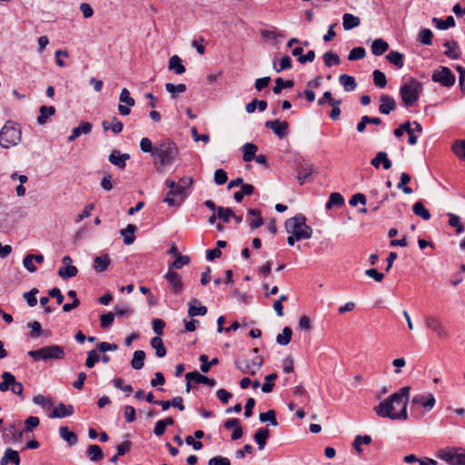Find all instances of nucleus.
<instances>
[{
    "label": "nucleus",
    "instance_id": "1",
    "mask_svg": "<svg viewBox=\"0 0 465 465\" xmlns=\"http://www.w3.org/2000/svg\"><path fill=\"white\" fill-rule=\"evenodd\" d=\"M411 387L401 388L390 397L381 401L373 408L374 412L381 418L391 420H408L407 406L410 397Z\"/></svg>",
    "mask_w": 465,
    "mask_h": 465
},
{
    "label": "nucleus",
    "instance_id": "2",
    "mask_svg": "<svg viewBox=\"0 0 465 465\" xmlns=\"http://www.w3.org/2000/svg\"><path fill=\"white\" fill-rule=\"evenodd\" d=\"M147 153L152 155L156 172L166 173L178 156L179 151L176 144L169 139L153 144L147 138Z\"/></svg>",
    "mask_w": 465,
    "mask_h": 465
},
{
    "label": "nucleus",
    "instance_id": "3",
    "mask_svg": "<svg viewBox=\"0 0 465 465\" xmlns=\"http://www.w3.org/2000/svg\"><path fill=\"white\" fill-rule=\"evenodd\" d=\"M422 91V84L415 78H410L401 86L399 92L403 105L406 107L413 106L419 100Z\"/></svg>",
    "mask_w": 465,
    "mask_h": 465
},
{
    "label": "nucleus",
    "instance_id": "4",
    "mask_svg": "<svg viewBox=\"0 0 465 465\" xmlns=\"http://www.w3.org/2000/svg\"><path fill=\"white\" fill-rule=\"evenodd\" d=\"M285 229L289 234L295 235L297 240L310 239L312 229L306 224V218L302 214H297L285 222Z\"/></svg>",
    "mask_w": 465,
    "mask_h": 465
},
{
    "label": "nucleus",
    "instance_id": "5",
    "mask_svg": "<svg viewBox=\"0 0 465 465\" xmlns=\"http://www.w3.org/2000/svg\"><path fill=\"white\" fill-rule=\"evenodd\" d=\"M21 141V127L19 124L7 121L0 131V145L10 148Z\"/></svg>",
    "mask_w": 465,
    "mask_h": 465
},
{
    "label": "nucleus",
    "instance_id": "6",
    "mask_svg": "<svg viewBox=\"0 0 465 465\" xmlns=\"http://www.w3.org/2000/svg\"><path fill=\"white\" fill-rule=\"evenodd\" d=\"M27 354L36 361L62 360L65 356L64 348L59 345L45 346L39 350L29 351Z\"/></svg>",
    "mask_w": 465,
    "mask_h": 465
},
{
    "label": "nucleus",
    "instance_id": "7",
    "mask_svg": "<svg viewBox=\"0 0 465 465\" xmlns=\"http://www.w3.org/2000/svg\"><path fill=\"white\" fill-rule=\"evenodd\" d=\"M431 80L434 83H440L442 86L450 88L455 84V75L450 68L440 66L433 71Z\"/></svg>",
    "mask_w": 465,
    "mask_h": 465
},
{
    "label": "nucleus",
    "instance_id": "8",
    "mask_svg": "<svg viewBox=\"0 0 465 465\" xmlns=\"http://www.w3.org/2000/svg\"><path fill=\"white\" fill-rule=\"evenodd\" d=\"M424 322L426 328L435 332L439 339H449L450 333L448 329L438 317L432 315L427 316Z\"/></svg>",
    "mask_w": 465,
    "mask_h": 465
},
{
    "label": "nucleus",
    "instance_id": "9",
    "mask_svg": "<svg viewBox=\"0 0 465 465\" xmlns=\"http://www.w3.org/2000/svg\"><path fill=\"white\" fill-rule=\"evenodd\" d=\"M436 456L450 465H465V453H459L456 450H440Z\"/></svg>",
    "mask_w": 465,
    "mask_h": 465
},
{
    "label": "nucleus",
    "instance_id": "10",
    "mask_svg": "<svg viewBox=\"0 0 465 465\" xmlns=\"http://www.w3.org/2000/svg\"><path fill=\"white\" fill-rule=\"evenodd\" d=\"M186 196L187 194L185 191V185L178 183L174 190L168 192L167 195L163 199V202L171 207H179Z\"/></svg>",
    "mask_w": 465,
    "mask_h": 465
},
{
    "label": "nucleus",
    "instance_id": "11",
    "mask_svg": "<svg viewBox=\"0 0 465 465\" xmlns=\"http://www.w3.org/2000/svg\"><path fill=\"white\" fill-rule=\"evenodd\" d=\"M171 292L173 294H180L183 290V283L182 282L181 276L174 271L168 270L164 275Z\"/></svg>",
    "mask_w": 465,
    "mask_h": 465
},
{
    "label": "nucleus",
    "instance_id": "12",
    "mask_svg": "<svg viewBox=\"0 0 465 465\" xmlns=\"http://www.w3.org/2000/svg\"><path fill=\"white\" fill-rule=\"evenodd\" d=\"M264 126L271 129L275 135L282 139L288 134L289 124L286 121L281 122L280 120L267 121Z\"/></svg>",
    "mask_w": 465,
    "mask_h": 465
},
{
    "label": "nucleus",
    "instance_id": "13",
    "mask_svg": "<svg viewBox=\"0 0 465 465\" xmlns=\"http://www.w3.org/2000/svg\"><path fill=\"white\" fill-rule=\"evenodd\" d=\"M436 403V400L432 393H420L412 397L411 404L420 405L425 409L431 410Z\"/></svg>",
    "mask_w": 465,
    "mask_h": 465
},
{
    "label": "nucleus",
    "instance_id": "14",
    "mask_svg": "<svg viewBox=\"0 0 465 465\" xmlns=\"http://www.w3.org/2000/svg\"><path fill=\"white\" fill-rule=\"evenodd\" d=\"M119 100L121 103L125 104L118 105V112L122 115H128L130 114V106L134 105V99L131 97L130 92L126 88H123L120 94Z\"/></svg>",
    "mask_w": 465,
    "mask_h": 465
},
{
    "label": "nucleus",
    "instance_id": "15",
    "mask_svg": "<svg viewBox=\"0 0 465 465\" xmlns=\"http://www.w3.org/2000/svg\"><path fill=\"white\" fill-rule=\"evenodd\" d=\"M24 430H20L17 428V425L15 422H13L9 424L7 427H5L3 430V438L5 441H20L23 439Z\"/></svg>",
    "mask_w": 465,
    "mask_h": 465
},
{
    "label": "nucleus",
    "instance_id": "16",
    "mask_svg": "<svg viewBox=\"0 0 465 465\" xmlns=\"http://www.w3.org/2000/svg\"><path fill=\"white\" fill-rule=\"evenodd\" d=\"M381 104L379 106V112L382 114H389L394 111L397 107L396 102L393 97L388 94L381 95Z\"/></svg>",
    "mask_w": 465,
    "mask_h": 465
},
{
    "label": "nucleus",
    "instance_id": "17",
    "mask_svg": "<svg viewBox=\"0 0 465 465\" xmlns=\"http://www.w3.org/2000/svg\"><path fill=\"white\" fill-rule=\"evenodd\" d=\"M185 379L186 381H193L195 383H202L211 387H213L216 384V381L213 379H210L207 376L199 373L197 371L186 373Z\"/></svg>",
    "mask_w": 465,
    "mask_h": 465
},
{
    "label": "nucleus",
    "instance_id": "18",
    "mask_svg": "<svg viewBox=\"0 0 465 465\" xmlns=\"http://www.w3.org/2000/svg\"><path fill=\"white\" fill-rule=\"evenodd\" d=\"M74 411L73 405H65L63 402L59 403L49 415V418H64L73 415Z\"/></svg>",
    "mask_w": 465,
    "mask_h": 465
},
{
    "label": "nucleus",
    "instance_id": "19",
    "mask_svg": "<svg viewBox=\"0 0 465 465\" xmlns=\"http://www.w3.org/2000/svg\"><path fill=\"white\" fill-rule=\"evenodd\" d=\"M130 158L128 153H121L119 150H113L109 155V162L120 169L125 167V162Z\"/></svg>",
    "mask_w": 465,
    "mask_h": 465
},
{
    "label": "nucleus",
    "instance_id": "20",
    "mask_svg": "<svg viewBox=\"0 0 465 465\" xmlns=\"http://www.w3.org/2000/svg\"><path fill=\"white\" fill-rule=\"evenodd\" d=\"M188 305V315L190 317L203 316L207 313V308L201 305L197 299H192Z\"/></svg>",
    "mask_w": 465,
    "mask_h": 465
},
{
    "label": "nucleus",
    "instance_id": "21",
    "mask_svg": "<svg viewBox=\"0 0 465 465\" xmlns=\"http://www.w3.org/2000/svg\"><path fill=\"white\" fill-rule=\"evenodd\" d=\"M371 163L376 169L380 168L381 163H382V166L385 170H389L391 167V162L388 158V155L385 152H379L371 161Z\"/></svg>",
    "mask_w": 465,
    "mask_h": 465
},
{
    "label": "nucleus",
    "instance_id": "22",
    "mask_svg": "<svg viewBox=\"0 0 465 465\" xmlns=\"http://www.w3.org/2000/svg\"><path fill=\"white\" fill-rule=\"evenodd\" d=\"M93 125L88 122H83L77 127L72 130V134L68 137V142H73L81 134H88L92 131Z\"/></svg>",
    "mask_w": 465,
    "mask_h": 465
},
{
    "label": "nucleus",
    "instance_id": "23",
    "mask_svg": "<svg viewBox=\"0 0 465 465\" xmlns=\"http://www.w3.org/2000/svg\"><path fill=\"white\" fill-rule=\"evenodd\" d=\"M137 231V227L134 224H128L126 228L120 231L121 236L124 238V243L125 245H131L134 242V233Z\"/></svg>",
    "mask_w": 465,
    "mask_h": 465
},
{
    "label": "nucleus",
    "instance_id": "24",
    "mask_svg": "<svg viewBox=\"0 0 465 465\" xmlns=\"http://www.w3.org/2000/svg\"><path fill=\"white\" fill-rule=\"evenodd\" d=\"M9 462H12L15 465L20 464V457L18 452L11 448L5 450L4 456L0 460L1 465H7Z\"/></svg>",
    "mask_w": 465,
    "mask_h": 465
},
{
    "label": "nucleus",
    "instance_id": "25",
    "mask_svg": "<svg viewBox=\"0 0 465 465\" xmlns=\"http://www.w3.org/2000/svg\"><path fill=\"white\" fill-rule=\"evenodd\" d=\"M102 126L104 132L109 130L113 131L114 134H119L123 131L124 124L116 117H113L111 121L104 120L102 123Z\"/></svg>",
    "mask_w": 465,
    "mask_h": 465
},
{
    "label": "nucleus",
    "instance_id": "26",
    "mask_svg": "<svg viewBox=\"0 0 465 465\" xmlns=\"http://www.w3.org/2000/svg\"><path fill=\"white\" fill-rule=\"evenodd\" d=\"M443 46L447 48L444 52V54L451 59H458L460 56V52L459 51V45L456 41H445Z\"/></svg>",
    "mask_w": 465,
    "mask_h": 465
},
{
    "label": "nucleus",
    "instance_id": "27",
    "mask_svg": "<svg viewBox=\"0 0 465 465\" xmlns=\"http://www.w3.org/2000/svg\"><path fill=\"white\" fill-rule=\"evenodd\" d=\"M270 437V430L267 428H260L253 435L254 440L258 444L260 450H262L266 445V441Z\"/></svg>",
    "mask_w": 465,
    "mask_h": 465
},
{
    "label": "nucleus",
    "instance_id": "28",
    "mask_svg": "<svg viewBox=\"0 0 465 465\" xmlns=\"http://www.w3.org/2000/svg\"><path fill=\"white\" fill-rule=\"evenodd\" d=\"M168 68L176 74H182L185 72V66L183 64L182 59L176 54L170 57Z\"/></svg>",
    "mask_w": 465,
    "mask_h": 465
},
{
    "label": "nucleus",
    "instance_id": "29",
    "mask_svg": "<svg viewBox=\"0 0 465 465\" xmlns=\"http://www.w3.org/2000/svg\"><path fill=\"white\" fill-rule=\"evenodd\" d=\"M361 20L358 16L346 13L342 16V26L344 30H351L360 25Z\"/></svg>",
    "mask_w": 465,
    "mask_h": 465
},
{
    "label": "nucleus",
    "instance_id": "30",
    "mask_svg": "<svg viewBox=\"0 0 465 465\" xmlns=\"http://www.w3.org/2000/svg\"><path fill=\"white\" fill-rule=\"evenodd\" d=\"M59 434L60 437L69 444V446L75 445L78 441L77 435L74 432L69 430L68 427L66 426L60 427Z\"/></svg>",
    "mask_w": 465,
    "mask_h": 465
},
{
    "label": "nucleus",
    "instance_id": "31",
    "mask_svg": "<svg viewBox=\"0 0 465 465\" xmlns=\"http://www.w3.org/2000/svg\"><path fill=\"white\" fill-rule=\"evenodd\" d=\"M151 347L155 350V355L158 358H163L166 355V349L161 336L152 338L150 341Z\"/></svg>",
    "mask_w": 465,
    "mask_h": 465
},
{
    "label": "nucleus",
    "instance_id": "32",
    "mask_svg": "<svg viewBox=\"0 0 465 465\" xmlns=\"http://www.w3.org/2000/svg\"><path fill=\"white\" fill-rule=\"evenodd\" d=\"M39 113L37 123L39 124H45L47 123L48 118L55 114V108L54 106L42 105L39 109Z\"/></svg>",
    "mask_w": 465,
    "mask_h": 465
},
{
    "label": "nucleus",
    "instance_id": "33",
    "mask_svg": "<svg viewBox=\"0 0 465 465\" xmlns=\"http://www.w3.org/2000/svg\"><path fill=\"white\" fill-rule=\"evenodd\" d=\"M389 49V44L381 38L375 39L371 45V53L374 55H381Z\"/></svg>",
    "mask_w": 465,
    "mask_h": 465
},
{
    "label": "nucleus",
    "instance_id": "34",
    "mask_svg": "<svg viewBox=\"0 0 465 465\" xmlns=\"http://www.w3.org/2000/svg\"><path fill=\"white\" fill-rule=\"evenodd\" d=\"M242 150L243 152L242 160L244 162H251L256 156L258 147L254 143H247L242 146Z\"/></svg>",
    "mask_w": 465,
    "mask_h": 465
},
{
    "label": "nucleus",
    "instance_id": "35",
    "mask_svg": "<svg viewBox=\"0 0 465 465\" xmlns=\"http://www.w3.org/2000/svg\"><path fill=\"white\" fill-rule=\"evenodd\" d=\"M344 204V199L340 193H331L329 200L325 204L326 210H331L333 207H341Z\"/></svg>",
    "mask_w": 465,
    "mask_h": 465
},
{
    "label": "nucleus",
    "instance_id": "36",
    "mask_svg": "<svg viewBox=\"0 0 465 465\" xmlns=\"http://www.w3.org/2000/svg\"><path fill=\"white\" fill-rule=\"evenodd\" d=\"M94 269L98 272H104L108 266L110 265L111 260L107 254H104L103 256H97L94 258Z\"/></svg>",
    "mask_w": 465,
    "mask_h": 465
},
{
    "label": "nucleus",
    "instance_id": "37",
    "mask_svg": "<svg viewBox=\"0 0 465 465\" xmlns=\"http://www.w3.org/2000/svg\"><path fill=\"white\" fill-rule=\"evenodd\" d=\"M339 82L343 86L346 92L353 91L357 87V84L354 77L348 74L340 75Z\"/></svg>",
    "mask_w": 465,
    "mask_h": 465
},
{
    "label": "nucleus",
    "instance_id": "38",
    "mask_svg": "<svg viewBox=\"0 0 465 465\" xmlns=\"http://www.w3.org/2000/svg\"><path fill=\"white\" fill-rule=\"evenodd\" d=\"M403 58L404 55L397 51H391L386 55V59L399 69L402 68L404 65Z\"/></svg>",
    "mask_w": 465,
    "mask_h": 465
},
{
    "label": "nucleus",
    "instance_id": "39",
    "mask_svg": "<svg viewBox=\"0 0 465 465\" xmlns=\"http://www.w3.org/2000/svg\"><path fill=\"white\" fill-rule=\"evenodd\" d=\"M87 456L92 461H99L104 458V452L100 446L90 445L87 449Z\"/></svg>",
    "mask_w": 465,
    "mask_h": 465
},
{
    "label": "nucleus",
    "instance_id": "40",
    "mask_svg": "<svg viewBox=\"0 0 465 465\" xmlns=\"http://www.w3.org/2000/svg\"><path fill=\"white\" fill-rule=\"evenodd\" d=\"M294 85L293 80H283L281 77L275 79V85L272 88V92L275 94H280L284 88H292Z\"/></svg>",
    "mask_w": 465,
    "mask_h": 465
},
{
    "label": "nucleus",
    "instance_id": "41",
    "mask_svg": "<svg viewBox=\"0 0 465 465\" xmlns=\"http://www.w3.org/2000/svg\"><path fill=\"white\" fill-rule=\"evenodd\" d=\"M448 216H449L448 224L450 227L455 228V232L457 234L462 233L464 232V226L460 223V216H458L457 214L451 213H449Z\"/></svg>",
    "mask_w": 465,
    "mask_h": 465
},
{
    "label": "nucleus",
    "instance_id": "42",
    "mask_svg": "<svg viewBox=\"0 0 465 465\" xmlns=\"http://www.w3.org/2000/svg\"><path fill=\"white\" fill-rule=\"evenodd\" d=\"M253 192L254 186L252 184L245 183L242 185L240 191L234 193L233 198L237 203H241L244 195H251Z\"/></svg>",
    "mask_w": 465,
    "mask_h": 465
},
{
    "label": "nucleus",
    "instance_id": "43",
    "mask_svg": "<svg viewBox=\"0 0 465 465\" xmlns=\"http://www.w3.org/2000/svg\"><path fill=\"white\" fill-rule=\"evenodd\" d=\"M292 336V330L286 326L282 329V333L278 334L276 337V342L280 345H287L290 343Z\"/></svg>",
    "mask_w": 465,
    "mask_h": 465
},
{
    "label": "nucleus",
    "instance_id": "44",
    "mask_svg": "<svg viewBox=\"0 0 465 465\" xmlns=\"http://www.w3.org/2000/svg\"><path fill=\"white\" fill-rule=\"evenodd\" d=\"M432 22L436 25V27L440 30H446L455 25V20L453 16L449 15L445 20L434 17Z\"/></svg>",
    "mask_w": 465,
    "mask_h": 465
},
{
    "label": "nucleus",
    "instance_id": "45",
    "mask_svg": "<svg viewBox=\"0 0 465 465\" xmlns=\"http://www.w3.org/2000/svg\"><path fill=\"white\" fill-rule=\"evenodd\" d=\"M313 173V167L311 164L302 165L297 174V180L300 184H303L306 180L312 175Z\"/></svg>",
    "mask_w": 465,
    "mask_h": 465
},
{
    "label": "nucleus",
    "instance_id": "46",
    "mask_svg": "<svg viewBox=\"0 0 465 465\" xmlns=\"http://www.w3.org/2000/svg\"><path fill=\"white\" fill-rule=\"evenodd\" d=\"M145 359V352L143 351H136L134 353V358L131 361V366L134 370H141L143 367Z\"/></svg>",
    "mask_w": 465,
    "mask_h": 465
},
{
    "label": "nucleus",
    "instance_id": "47",
    "mask_svg": "<svg viewBox=\"0 0 465 465\" xmlns=\"http://www.w3.org/2000/svg\"><path fill=\"white\" fill-rule=\"evenodd\" d=\"M451 150L460 160L465 161V140H456Z\"/></svg>",
    "mask_w": 465,
    "mask_h": 465
},
{
    "label": "nucleus",
    "instance_id": "48",
    "mask_svg": "<svg viewBox=\"0 0 465 465\" xmlns=\"http://www.w3.org/2000/svg\"><path fill=\"white\" fill-rule=\"evenodd\" d=\"M412 211L414 214L421 217L423 220L428 221L431 217L429 210L425 208L421 202L415 203L412 206Z\"/></svg>",
    "mask_w": 465,
    "mask_h": 465
},
{
    "label": "nucleus",
    "instance_id": "49",
    "mask_svg": "<svg viewBox=\"0 0 465 465\" xmlns=\"http://www.w3.org/2000/svg\"><path fill=\"white\" fill-rule=\"evenodd\" d=\"M78 269L74 265L63 266L58 270V275L64 279H69L76 276Z\"/></svg>",
    "mask_w": 465,
    "mask_h": 465
},
{
    "label": "nucleus",
    "instance_id": "50",
    "mask_svg": "<svg viewBox=\"0 0 465 465\" xmlns=\"http://www.w3.org/2000/svg\"><path fill=\"white\" fill-rule=\"evenodd\" d=\"M411 180V177L407 173H402L401 174V181L398 183L397 187L401 189L404 193L411 194L412 193V189L409 186H407V183H409Z\"/></svg>",
    "mask_w": 465,
    "mask_h": 465
},
{
    "label": "nucleus",
    "instance_id": "51",
    "mask_svg": "<svg viewBox=\"0 0 465 465\" xmlns=\"http://www.w3.org/2000/svg\"><path fill=\"white\" fill-rule=\"evenodd\" d=\"M190 262V257L187 255H178L176 259L169 264L168 270L174 271V269H181L184 265H188Z\"/></svg>",
    "mask_w": 465,
    "mask_h": 465
},
{
    "label": "nucleus",
    "instance_id": "52",
    "mask_svg": "<svg viewBox=\"0 0 465 465\" xmlns=\"http://www.w3.org/2000/svg\"><path fill=\"white\" fill-rule=\"evenodd\" d=\"M67 296L69 298L73 299V302L72 303H65V304H64L63 311L65 312H68L72 311L73 309L78 307L79 304H80V301L77 298V294H76L75 291L70 290L67 292Z\"/></svg>",
    "mask_w": 465,
    "mask_h": 465
},
{
    "label": "nucleus",
    "instance_id": "53",
    "mask_svg": "<svg viewBox=\"0 0 465 465\" xmlns=\"http://www.w3.org/2000/svg\"><path fill=\"white\" fill-rule=\"evenodd\" d=\"M259 420L262 422L269 421L272 426H277L276 412L274 410H269L266 412H262L259 415Z\"/></svg>",
    "mask_w": 465,
    "mask_h": 465
},
{
    "label": "nucleus",
    "instance_id": "54",
    "mask_svg": "<svg viewBox=\"0 0 465 465\" xmlns=\"http://www.w3.org/2000/svg\"><path fill=\"white\" fill-rule=\"evenodd\" d=\"M3 381L0 383V391L5 392L9 390L11 384L15 382V376L10 372H4L2 374Z\"/></svg>",
    "mask_w": 465,
    "mask_h": 465
},
{
    "label": "nucleus",
    "instance_id": "55",
    "mask_svg": "<svg viewBox=\"0 0 465 465\" xmlns=\"http://www.w3.org/2000/svg\"><path fill=\"white\" fill-rule=\"evenodd\" d=\"M322 58L327 67H331L332 65H338L341 64L339 55L332 52L325 53Z\"/></svg>",
    "mask_w": 465,
    "mask_h": 465
},
{
    "label": "nucleus",
    "instance_id": "56",
    "mask_svg": "<svg viewBox=\"0 0 465 465\" xmlns=\"http://www.w3.org/2000/svg\"><path fill=\"white\" fill-rule=\"evenodd\" d=\"M373 83L379 88H384L387 84V79L384 73L376 69L373 71Z\"/></svg>",
    "mask_w": 465,
    "mask_h": 465
},
{
    "label": "nucleus",
    "instance_id": "57",
    "mask_svg": "<svg viewBox=\"0 0 465 465\" xmlns=\"http://www.w3.org/2000/svg\"><path fill=\"white\" fill-rule=\"evenodd\" d=\"M166 91L172 94L173 98L176 97L177 93H184L186 91V85L184 84H173L172 83L165 84Z\"/></svg>",
    "mask_w": 465,
    "mask_h": 465
},
{
    "label": "nucleus",
    "instance_id": "58",
    "mask_svg": "<svg viewBox=\"0 0 465 465\" xmlns=\"http://www.w3.org/2000/svg\"><path fill=\"white\" fill-rule=\"evenodd\" d=\"M433 34L430 29H422L419 33V41L425 45H430L432 44Z\"/></svg>",
    "mask_w": 465,
    "mask_h": 465
},
{
    "label": "nucleus",
    "instance_id": "59",
    "mask_svg": "<svg viewBox=\"0 0 465 465\" xmlns=\"http://www.w3.org/2000/svg\"><path fill=\"white\" fill-rule=\"evenodd\" d=\"M292 66V61L291 57L288 56V55H285V56L282 57V59L280 61L279 67H277L276 63L273 62V69L277 73H280V72H282L283 70L291 69Z\"/></svg>",
    "mask_w": 465,
    "mask_h": 465
},
{
    "label": "nucleus",
    "instance_id": "60",
    "mask_svg": "<svg viewBox=\"0 0 465 465\" xmlns=\"http://www.w3.org/2000/svg\"><path fill=\"white\" fill-rule=\"evenodd\" d=\"M236 367L245 374L254 375L256 373V370H253L251 364L246 361H235Z\"/></svg>",
    "mask_w": 465,
    "mask_h": 465
},
{
    "label": "nucleus",
    "instance_id": "61",
    "mask_svg": "<svg viewBox=\"0 0 465 465\" xmlns=\"http://www.w3.org/2000/svg\"><path fill=\"white\" fill-rule=\"evenodd\" d=\"M234 216V213L231 208L218 207L217 217L224 223H229L230 219Z\"/></svg>",
    "mask_w": 465,
    "mask_h": 465
},
{
    "label": "nucleus",
    "instance_id": "62",
    "mask_svg": "<svg viewBox=\"0 0 465 465\" xmlns=\"http://www.w3.org/2000/svg\"><path fill=\"white\" fill-rule=\"evenodd\" d=\"M366 52L363 47H354L351 50L348 60L350 61H355L360 60L365 57Z\"/></svg>",
    "mask_w": 465,
    "mask_h": 465
},
{
    "label": "nucleus",
    "instance_id": "63",
    "mask_svg": "<svg viewBox=\"0 0 465 465\" xmlns=\"http://www.w3.org/2000/svg\"><path fill=\"white\" fill-rule=\"evenodd\" d=\"M33 402L36 405H41L43 408H50L54 404L51 398H45L41 394L34 396Z\"/></svg>",
    "mask_w": 465,
    "mask_h": 465
},
{
    "label": "nucleus",
    "instance_id": "64",
    "mask_svg": "<svg viewBox=\"0 0 465 465\" xmlns=\"http://www.w3.org/2000/svg\"><path fill=\"white\" fill-rule=\"evenodd\" d=\"M36 293H38V289L36 288H33L30 292L24 293V298L30 307H34L37 303Z\"/></svg>",
    "mask_w": 465,
    "mask_h": 465
}]
</instances>
